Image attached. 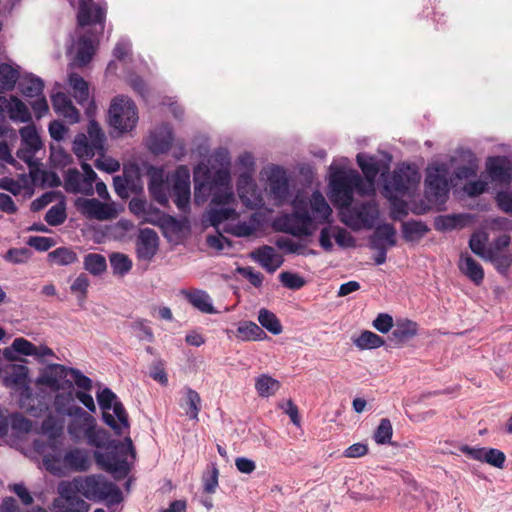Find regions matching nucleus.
<instances>
[{"instance_id": "nucleus-1", "label": "nucleus", "mask_w": 512, "mask_h": 512, "mask_svg": "<svg viewBox=\"0 0 512 512\" xmlns=\"http://www.w3.org/2000/svg\"><path fill=\"white\" fill-rule=\"evenodd\" d=\"M292 212L282 215L275 222L277 230L295 237L311 236L320 225H330L332 209L318 190L309 198L297 194L291 202Z\"/></svg>"}, {"instance_id": "nucleus-2", "label": "nucleus", "mask_w": 512, "mask_h": 512, "mask_svg": "<svg viewBox=\"0 0 512 512\" xmlns=\"http://www.w3.org/2000/svg\"><path fill=\"white\" fill-rule=\"evenodd\" d=\"M42 429L47 439H35L33 448L43 456V465L48 471L55 473L64 467L71 471L84 472L90 468L88 450L73 447L65 452L62 451L64 436L61 425H56L47 419L43 422Z\"/></svg>"}, {"instance_id": "nucleus-3", "label": "nucleus", "mask_w": 512, "mask_h": 512, "mask_svg": "<svg viewBox=\"0 0 512 512\" xmlns=\"http://www.w3.org/2000/svg\"><path fill=\"white\" fill-rule=\"evenodd\" d=\"M90 446L105 449L95 451L94 459L103 470L110 473L114 479L120 480L128 476L131 470V461L135 459V450L130 437L124 441L110 439L109 433L103 428L93 426L85 437Z\"/></svg>"}, {"instance_id": "nucleus-4", "label": "nucleus", "mask_w": 512, "mask_h": 512, "mask_svg": "<svg viewBox=\"0 0 512 512\" xmlns=\"http://www.w3.org/2000/svg\"><path fill=\"white\" fill-rule=\"evenodd\" d=\"M329 198L337 208L350 206L354 192L365 193V183L361 175L353 169L344 170L330 166Z\"/></svg>"}, {"instance_id": "nucleus-5", "label": "nucleus", "mask_w": 512, "mask_h": 512, "mask_svg": "<svg viewBox=\"0 0 512 512\" xmlns=\"http://www.w3.org/2000/svg\"><path fill=\"white\" fill-rule=\"evenodd\" d=\"M74 488L87 499L105 501L108 506L117 505L123 500L119 487L102 475L75 478Z\"/></svg>"}, {"instance_id": "nucleus-6", "label": "nucleus", "mask_w": 512, "mask_h": 512, "mask_svg": "<svg viewBox=\"0 0 512 512\" xmlns=\"http://www.w3.org/2000/svg\"><path fill=\"white\" fill-rule=\"evenodd\" d=\"M98 404L103 410L102 418L117 435L129 429L128 414L117 395L110 388H103L96 395Z\"/></svg>"}, {"instance_id": "nucleus-7", "label": "nucleus", "mask_w": 512, "mask_h": 512, "mask_svg": "<svg viewBox=\"0 0 512 512\" xmlns=\"http://www.w3.org/2000/svg\"><path fill=\"white\" fill-rule=\"evenodd\" d=\"M87 132L88 136L79 133L73 141V152L82 160H89L97 154L104 153L105 134L96 120H89Z\"/></svg>"}, {"instance_id": "nucleus-8", "label": "nucleus", "mask_w": 512, "mask_h": 512, "mask_svg": "<svg viewBox=\"0 0 512 512\" xmlns=\"http://www.w3.org/2000/svg\"><path fill=\"white\" fill-rule=\"evenodd\" d=\"M379 217V210L374 202H363L340 209V220L352 230L371 229Z\"/></svg>"}, {"instance_id": "nucleus-9", "label": "nucleus", "mask_w": 512, "mask_h": 512, "mask_svg": "<svg viewBox=\"0 0 512 512\" xmlns=\"http://www.w3.org/2000/svg\"><path fill=\"white\" fill-rule=\"evenodd\" d=\"M138 122L135 103L127 96H117L109 108V124L119 133L131 131Z\"/></svg>"}, {"instance_id": "nucleus-10", "label": "nucleus", "mask_w": 512, "mask_h": 512, "mask_svg": "<svg viewBox=\"0 0 512 512\" xmlns=\"http://www.w3.org/2000/svg\"><path fill=\"white\" fill-rule=\"evenodd\" d=\"M65 401L69 402L70 399L63 395H57L54 403L58 412L72 418L67 427L69 435L75 440H78L82 434L86 437L93 426H96V419L79 406L69 405L64 409Z\"/></svg>"}, {"instance_id": "nucleus-11", "label": "nucleus", "mask_w": 512, "mask_h": 512, "mask_svg": "<svg viewBox=\"0 0 512 512\" xmlns=\"http://www.w3.org/2000/svg\"><path fill=\"white\" fill-rule=\"evenodd\" d=\"M235 196L232 188L217 189L211 198L208 218L213 227H218L224 221L237 215L233 204Z\"/></svg>"}, {"instance_id": "nucleus-12", "label": "nucleus", "mask_w": 512, "mask_h": 512, "mask_svg": "<svg viewBox=\"0 0 512 512\" xmlns=\"http://www.w3.org/2000/svg\"><path fill=\"white\" fill-rule=\"evenodd\" d=\"M450 169L447 164L439 163L426 169L425 193L429 200L438 201L449 192Z\"/></svg>"}, {"instance_id": "nucleus-13", "label": "nucleus", "mask_w": 512, "mask_h": 512, "mask_svg": "<svg viewBox=\"0 0 512 512\" xmlns=\"http://www.w3.org/2000/svg\"><path fill=\"white\" fill-rule=\"evenodd\" d=\"M269 194L276 206H282L289 200L290 186L287 172L278 165L266 168Z\"/></svg>"}, {"instance_id": "nucleus-14", "label": "nucleus", "mask_w": 512, "mask_h": 512, "mask_svg": "<svg viewBox=\"0 0 512 512\" xmlns=\"http://www.w3.org/2000/svg\"><path fill=\"white\" fill-rule=\"evenodd\" d=\"M172 197L177 208L183 213L190 210V171L185 165L176 168L171 178Z\"/></svg>"}, {"instance_id": "nucleus-15", "label": "nucleus", "mask_w": 512, "mask_h": 512, "mask_svg": "<svg viewBox=\"0 0 512 512\" xmlns=\"http://www.w3.org/2000/svg\"><path fill=\"white\" fill-rule=\"evenodd\" d=\"M419 181L420 175L415 168L410 165H402L393 172L385 185V190L403 195L416 186Z\"/></svg>"}, {"instance_id": "nucleus-16", "label": "nucleus", "mask_w": 512, "mask_h": 512, "mask_svg": "<svg viewBox=\"0 0 512 512\" xmlns=\"http://www.w3.org/2000/svg\"><path fill=\"white\" fill-rule=\"evenodd\" d=\"M237 194L248 208H259L263 204L261 193L253 176L249 172H242L236 182Z\"/></svg>"}, {"instance_id": "nucleus-17", "label": "nucleus", "mask_w": 512, "mask_h": 512, "mask_svg": "<svg viewBox=\"0 0 512 512\" xmlns=\"http://www.w3.org/2000/svg\"><path fill=\"white\" fill-rule=\"evenodd\" d=\"M74 488L72 483H62L59 485V499L56 500L55 506L61 512H88L89 504L83 500Z\"/></svg>"}, {"instance_id": "nucleus-18", "label": "nucleus", "mask_w": 512, "mask_h": 512, "mask_svg": "<svg viewBox=\"0 0 512 512\" xmlns=\"http://www.w3.org/2000/svg\"><path fill=\"white\" fill-rule=\"evenodd\" d=\"M128 207L130 212L141 220V223H149L154 226H162L164 224L165 214L145 199L132 198Z\"/></svg>"}, {"instance_id": "nucleus-19", "label": "nucleus", "mask_w": 512, "mask_h": 512, "mask_svg": "<svg viewBox=\"0 0 512 512\" xmlns=\"http://www.w3.org/2000/svg\"><path fill=\"white\" fill-rule=\"evenodd\" d=\"M77 205L81 213L90 219L99 221L110 220L116 217L117 214L111 204L103 203L96 198L80 199Z\"/></svg>"}, {"instance_id": "nucleus-20", "label": "nucleus", "mask_w": 512, "mask_h": 512, "mask_svg": "<svg viewBox=\"0 0 512 512\" xmlns=\"http://www.w3.org/2000/svg\"><path fill=\"white\" fill-rule=\"evenodd\" d=\"M460 451L473 460L485 462L496 468H503L506 456L496 448L486 447H470L468 445H461Z\"/></svg>"}, {"instance_id": "nucleus-21", "label": "nucleus", "mask_w": 512, "mask_h": 512, "mask_svg": "<svg viewBox=\"0 0 512 512\" xmlns=\"http://www.w3.org/2000/svg\"><path fill=\"white\" fill-rule=\"evenodd\" d=\"M159 237L151 228H143L139 230L136 239L137 257L143 261H151L158 251Z\"/></svg>"}, {"instance_id": "nucleus-22", "label": "nucleus", "mask_w": 512, "mask_h": 512, "mask_svg": "<svg viewBox=\"0 0 512 512\" xmlns=\"http://www.w3.org/2000/svg\"><path fill=\"white\" fill-rule=\"evenodd\" d=\"M106 17V6L95 4L93 0H79V9L77 14L78 25L81 27L90 24L103 25Z\"/></svg>"}, {"instance_id": "nucleus-23", "label": "nucleus", "mask_w": 512, "mask_h": 512, "mask_svg": "<svg viewBox=\"0 0 512 512\" xmlns=\"http://www.w3.org/2000/svg\"><path fill=\"white\" fill-rule=\"evenodd\" d=\"M2 383L7 388H16L22 390V394L29 396L31 389L29 386V368L22 364H12Z\"/></svg>"}, {"instance_id": "nucleus-24", "label": "nucleus", "mask_w": 512, "mask_h": 512, "mask_svg": "<svg viewBox=\"0 0 512 512\" xmlns=\"http://www.w3.org/2000/svg\"><path fill=\"white\" fill-rule=\"evenodd\" d=\"M0 112L7 113L15 123H30L32 121V115L26 104L15 96L10 98L0 96Z\"/></svg>"}, {"instance_id": "nucleus-25", "label": "nucleus", "mask_w": 512, "mask_h": 512, "mask_svg": "<svg viewBox=\"0 0 512 512\" xmlns=\"http://www.w3.org/2000/svg\"><path fill=\"white\" fill-rule=\"evenodd\" d=\"M173 139L172 127L163 123L150 133L147 146L153 154H164L170 150Z\"/></svg>"}, {"instance_id": "nucleus-26", "label": "nucleus", "mask_w": 512, "mask_h": 512, "mask_svg": "<svg viewBox=\"0 0 512 512\" xmlns=\"http://www.w3.org/2000/svg\"><path fill=\"white\" fill-rule=\"evenodd\" d=\"M486 171L494 182L508 184L512 180V166L505 157H489L486 161Z\"/></svg>"}, {"instance_id": "nucleus-27", "label": "nucleus", "mask_w": 512, "mask_h": 512, "mask_svg": "<svg viewBox=\"0 0 512 512\" xmlns=\"http://www.w3.org/2000/svg\"><path fill=\"white\" fill-rule=\"evenodd\" d=\"M201 170V167H197L194 171L195 189L200 187H209V189H211L212 184H219L220 187L218 189H224L226 187L231 188L229 186L230 174L228 170L218 169L214 173L213 178H211L210 170L205 168L203 172V180L200 181Z\"/></svg>"}, {"instance_id": "nucleus-28", "label": "nucleus", "mask_w": 512, "mask_h": 512, "mask_svg": "<svg viewBox=\"0 0 512 512\" xmlns=\"http://www.w3.org/2000/svg\"><path fill=\"white\" fill-rule=\"evenodd\" d=\"M251 257L269 273L275 272L283 264L282 256L268 245H263L252 252Z\"/></svg>"}, {"instance_id": "nucleus-29", "label": "nucleus", "mask_w": 512, "mask_h": 512, "mask_svg": "<svg viewBox=\"0 0 512 512\" xmlns=\"http://www.w3.org/2000/svg\"><path fill=\"white\" fill-rule=\"evenodd\" d=\"M69 368L61 364H51L37 378V383L47 386L53 391H59L63 388L61 381L68 375Z\"/></svg>"}, {"instance_id": "nucleus-30", "label": "nucleus", "mask_w": 512, "mask_h": 512, "mask_svg": "<svg viewBox=\"0 0 512 512\" xmlns=\"http://www.w3.org/2000/svg\"><path fill=\"white\" fill-rule=\"evenodd\" d=\"M54 111L63 116L70 124H75L80 120L79 111L73 105L71 99L62 92H58L51 97Z\"/></svg>"}, {"instance_id": "nucleus-31", "label": "nucleus", "mask_w": 512, "mask_h": 512, "mask_svg": "<svg viewBox=\"0 0 512 512\" xmlns=\"http://www.w3.org/2000/svg\"><path fill=\"white\" fill-rule=\"evenodd\" d=\"M459 270L475 285H480L484 279V270L480 263L472 258L467 252L460 254L458 263Z\"/></svg>"}, {"instance_id": "nucleus-32", "label": "nucleus", "mask_w": 512, "mask_h": 512, "mask_svg": "<svg viewBox=\"0 0 512 512\" xmlns=\"http://www.w3.org/2000/svg\"><path fill=\"white\" fill-rule=\"evenodd\" d=\"M181 294L196 309L206 314H216L209 294L201 289L181 290Z\"/></svg>"}, {"instance_id": "nucleus-33", "label": "nucleus", "mask_w": 512, "mask_h": 512, "mask_svg": "<svg viewBox=\"0 0 512 512\" xmlns=\"http://www.w3.org/2000/svg\"><path fill=\"white\" fill-rule=\"evenodd\" d=\"M64 189L73 194H93V187L85 182L83 175L75 168L68 169L64 174Z\"/></svg>"}, {"instance_id": "nucleus-34", "label": "nucleus", "mask_w": 512, "mask_h": 512, "mask_svg": "<svg viewBox=\"0 0 512 512\" xmlns=\"http://www.w3.org/2000/svg\"><path fill=\"white\" fill-rule=\"evenodd\" d=\"M96 51L94 36L90 33L82 35L76 43L75 62L78 66L87 65Z\"/></svg>"}, {"instance_id": "nucleus-35", "label": "nucleus", "mask_w": 512, "mask_h": 512, "mask_svg": "<svg viewBox=\"0 0 512 512\" xmlns=\"http://www.w3.org/2000/svg\"><path fill=\"white\" fill-rule=\"evenodd\" d=\"M418 333V325L409 319H398L393 326L391 340L396 343H404L412 339Z\"/></svg>"}, {"instance_id": "nucleus-36", "label": "nucleus", "mask_w": 512, "mask_h": 512, "mask_svg": "<svg viewBox=\"0 0 512 512\" xmlns=\"http://www.w3.org/2000/svg\"><path fill=\"white\" fill-rule=\"evenodd\" d=\"M261 225L260 216L258 213H253L248 221H238L231 224L227 232L236 237H249L256 233Z\"/></svg>"}, {"instance_id": "nucleus-37", "label": "nucleus", "mask_w": 512, "mask_h": 512, "mask_svg": "<svg viewBox=\"0 0 512 512\" xmlns=\"http://www.w3.org/2000/svg\"><path fill=\"white\" fill-rule=\"evenodd\" d=\"M376 243L386 247L396 245V230L392 224L383 223L375 228L374 234L370 238V245Z\"/></svg>"}, {"instance_id": "nucleus-38", "label": "nucleus", "mask_w": 512, "mask_h": 512, "mask_svg": "<svg viewBox=\"0 0 512 512\" xmlns=\"http://www.w3.org/2000/svg\"><path fill=\"white\" fill-rule=\"evenodd\" d=\"M18 86L25 97L34 98L43 93L44 82L40 77L28 74L20 79Z\"/></svg>"}, {"instance_id": "nucleus-39", "label": "nucleus", "mask_w": 512, "mask_h": 512, "mask_svg": "<svg viewBox=\"0 0 512 512\" xmlns=\"http://www.w3.org/2000/svg\"><path fill=\"white\" fill-rule=\"evenodd\" d=\"M237 337L242 341H260L267 338V335L255 322L242 321L237 328Z\"/></svg>"}, {"instance_id": "nucleus-40", "label": "nucleus", "mask_w": 512, "mask_h": 512, "mask_svg": "<svg viewBox=\"0 0 512 512\" xmlns=\"http://www.w3.org/2000/svg\"><path fill=\"white\" fill-rule=\"evenodd\" d=\"M69 84L73 90V96L80 105H84L89 100L88 83L77 73H70L68 76Z\"/></svg>"}, {"instance_id": "nucleus-41", "label": "nucleus", "mask_w": 512, "mask_h": 512, "mask_svg": "<svg viewBox=\"0 0 512 512\" xmlns=\"http://www.w3.org/2000/svg\"><path fill=\"white\" fill-rule=\"evenodd\" d=\"M428 231V226L419 220H409L402 224V236L408 242L420 240Z\"/></svg>"}, {"instance_id": "nucleus-42", "label": "nucleus", "mask_w": 512, "mask_h": 512, "mask_svg": "<svg viewBox=\"0 0 512 512\" xmlns=\"http://www.w3.org/2000/svg\"><path fill=\"white\" fill-rule=\"evenodd\" d=\"M356 159L366 180L372 185L380 170L377 159L364 153H359Z\"/></svg>"}, {"instance_id": "nucleus-43", "label": "nucleus", "mask_w": 512, "mask_h": 512, "mask_svg": "<svg viewBox=\"0 0 512 512\" xmlns=\"http://www.w3.org/2000/svg\"><path fill=\"white\" fill-rule=\"evenodd\" d=\"M488 243V234L484 231L474 232L469 239V247L477 256L486 260L494 249L486 248Z\"/></svg>"}, {"instance_id": "nucleus-44", "label": "nucleus", "mask_w": 512, "mask_h": 512, "mask_svg": "<svg viewBox=\"0 0 512 512\" xmlns=\"http://www.w3.org/2000/svg\"><path fill=\"white\" fill-rule=\"evenodd\" d=\"M83 266L93 276H100L107 269L106 258L98 253H89L84 257Z\"/></svg>"}, {"instance_id": "nucleus-45", "label": "nucleus", "mask_w": 512, "mask_h": 512, "mask_svg": "<svg viewBox=\"0 0 512 512\" xmlns=\"http://www.w3.org/2000/svg\"><path fill=\"white\" fill-rule=\"evenodd\" d=\"M77 260L76 252L67 247H59L48 253V261L59 266H67Z\"/></svg>"}, {"instance_id": "nucleus-46", "label": "nucleus", "mask_w": 512, "mask_h": 512, "mask_svg": "<svg viewBox=\"0 0 512 512\" xmlns=\"http://www.w3.org/2000/svg\"><path fill=\"white\" fill-rule=\"evenodd\" d=\"M258 321L260 325L273 335H279L283 327L276 315L268 309L261 308L258 312Z\"/></svg>"}, {"instance_id": "nucleus-47", "label": "nucleus", "mask_w": 512, "mask_h": 512, "mask_svg": "<svg viewBox=\"0 0 512 512\" xmlns=\"http://www.w3.org/2000/svg\"><path fill=\"white\" fill-rule=\"evenodd\" d=\"M385 340L371 331H363L355 340L354 344L361 350L376 349L383 346Z\"/></svg>"}, {"instance_id": "nucleus-48", "label": "nucleus", "mask_w": 512, "mask_h": 512, "mask_svg": "<svg viewBox=\"0 0 512 512\" xmlns=\"http://www.w3.org/2000/svg\"><path fill=\"white\" fill-rule=\"evenodd\" d=\"M280 383L267 374H262L256 378L255 389L261 397H269L279 389Z\"/></svg>"}, {"instance_id": "nucleus-49", "label": "nucleus", "mask_w": 512, "mask_h": 512, "mask_svg": "<svg viewBox=\"0 0 512 512\" xmlns=\"http://www.w3.org/2000/svg\"><path fill=\"white\" fill-rule=\"evenodd\" d=\"M19 80V72L11 65L3 63L0 65V87L3 90H13Z\"/></svg>"}, {"instance_id": "nucleus-50", "label": "nucleus", "mask_w": 512, "mask_h": 512, "mask_svg": "<svg viewBox=\"0 0 512 512\" xmlns=\"http://www.w3.org/2000/svg\"><path fill=\"white\" fill-rule=\"evenodd\" d=\"M109 259L114 275L124 276L132 268V261L123 253H112Z\"/></svg>"}, {"instance_id": "nucleus-51", "label": "nucleus", "mask_w": 512, "mask_h": 512, "mask_svg": "<svg viewBox=\"0 0 512 512\" xmlns=\"http://www.w3.org/2000/svg\"><path fill=\"white\" fill-rule=\"evenodd\" d=\"M21 136V145L31 147L32 150H40L42 147L41 139L33 125H27L19 130Z\"/></svg>"}, {"instance_id": "nucleus-52", "label": "nucleus", "mask_w": 512, "mask_h": 512, "mask_svg": "<svg viewBox=\"0 0 512 512\" xmlns=\"http://www.w3.org/2000/svg\"><path fill=\"white\" fill-rule=\"evenodd\" d=\"M186 395V405L188 409L186 410V414L192 420H198V414L201 410V398L200 395L191 388L185 389Z\"/></svg>"}, {"instance_id": "nucleus-53", "label": "nucleus", "mask_w": 512, "mask_h": 512, "mask_svg": "<svg viewBox=\"0 0 512 512\" xmlns=\"http://www.w3.org/2000/svg\"><path fill=\"white\" fill-rule=\"evenodd\" d=\"M89 286L90 281L85 273H80L71 284L70 290L73 294H76L79 304L85 302Z\"/></svg>"}, {"instance_id": "nucleus-54", "label": "nucleus", "mask_w": 512, "mask_h": 512, "mask_svg": "<svg viewBox=\"0 0 512 512\" xmlns=\"http://www.w3.org/2000/svg\"><path fill=\"white\" fill-rule=\"evenodd\" d=\"M463 226L462 215L439 216L435 220V228L438 231H450Z\"/></svg>"}, {"instance_id": "nucleus-55", "label": "nucleus", "mask_w": 512, "mask_h": 512, "mask_svg": "<svg viewBox=\"0 0 512 512\" xmlns=\"http://www.w3.org/2000/svg\"><path fill=\"white\" fill-rule=\"evenodd\" d=\"M393 434L392 424L389 419L383 418L374 432V440L377 444L385 445L391 442Z\"/></svg>"}, {"instance_id": "nucleus-56", "label": "nucleus", "mask_w": 512, "mask_h": 512, "mask_svg": "<svg viewBox=\"0 0 512 512\" xmlns=\"http://www.w3.org/2000/svg\"><path fill=\"white\" fill-rule=\"evenodd\" d=\"M276 246L287 253L298 255L307 254V246L304 243L296 242L289 238L281 237L277 239Z\"/></svg>"}, {"instance_id": "nucleus-57", "label": "nucleus", "mask_w": 512, "mask_h": 512, "mask_svg": "<svg viewBox=\"0 0 512 512\" xmlns=\"http://www.w3.org/2000/svg\"><path fill=\"white\" fill-rule=\"evenodd\" d=\"M67 218L65 206L62 203L53 205L45 214V221L50 226H59Z\"/></svg>"}, {"instance_id": "nucleus-58", "label": "nucleus", "mask_w": 512, "mask_h": 512, "mask_svg": "<svg viewBox=\"0 0 512 512\" xmlns=\"http://www.w3.org/2000/svg\"><path fill=\"white\" fill-rule=\"evenodd\" d=\"M282 285L291 290H299L305 286V279L297 273L283 271L279 274Z\"/></svg>"}, {"instance_id": "nucleus-59", "label": "nucleus", "mask_w": 512, "mask_h": 512, "mask_svg": "<svg viewBox=\"0 0 512 512\" xmlns=\"http://www.w3.org/2000/svg\"><path fill=\"white\" fill-rule=\"evenodd\" d=\"M32 253L28 248H10L3 256V259L12 264L26 263Z\"/></svg>"}, {"instance_id": "nucleus-60", "label": "nucleus", "mask_w": 512, "mask_h": 512, "mask_svg": "<svg viewBox=\"0 0 512 512\" xmlns=\"http://www.w3.org/2000/svg\"><path fill=\"white\" fill-rule=\"evenodd\" d=\"M150 196L160 205L166 206L169 203L166 182L161 184H148Z\"/></svg>"}, {"instance_id": "nucleus-61", "label": "nucleus", "mask_w": 512, "mask_h": 512, "mask_svg": "<svg viewBox=\"0 0 512 512\" xmlns=\"http://www.w3.org/2000/svg\"><path fill=\"white\" fill-rule=\"evenodd\" d=\"M12 349L24 356L36 355V346L25 338H15L11 345Z\"/></svg>"}, {"instance_id": "nucleus-62", "label": "nucleus", "mask_w": 512, "mask_h": 512, "mask_svg": "<svg viewBox=\"0 0 512 512\" xmlns=\"http://www.w3.org/2000/svg\"><path fill=\"white\" fill-rule=\"evenodd\" d=\"M485 261H489L495 265L496 269L501 273H506L511 263V259L507 255H503L502 253H498L495 249L488 256Z\"/></svg>"}, {"instance_id": "nucleus-63", "label": "nucleus", "mask_w": 512, "mask_h": 512, "mask_svg": "<svg viewBox=\"0 0 512 512\" xmlns=\"http://www.w3.org/2000/svg\"><path fill=\"white\" fill-rule=\"evenodd\" d=\"M27 244L30 247L36 249L37 251L44 252L48 251L51 247L55 245V240L50 237L31 236L29 237Z\"/></svg>"}, {"instance_id": "nucleus-64", "label": "nucleus", "mask_w": 512, "mask_h": 512, "mask_svg": "<svg viewBox=\"0 0 512 512\" xmlns=\"http://www.w3.org/2000/svg\"><path fill=\"white\" fill-rule=\"evenodd\" d=\"M372 325L377 331L385 334L388 333L393 328V318L391 315L387 313H380L373 320Z\"/></svg>"}]
</instances>
